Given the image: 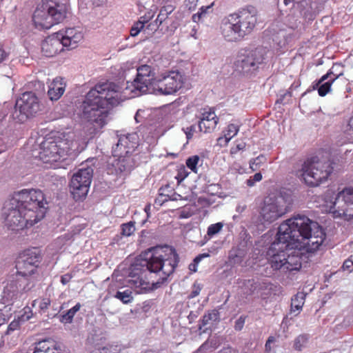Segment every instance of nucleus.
I'll return each instance as SVG.
<instances>
[{
	"mask_svg": "<svg viewBox=\"0 0 353 353\" xmlns=\"http://www.w3.org/2000/svg\"><path fill=\"white\" fill-rule=\"evenodd\" d=\"M122 101L120 87L110 81L99 83L90 90L80 106L81 117L92 125L90 134H96L106 123L109 105Z\"/></svg>",
	"mask_w": 353,
	"mask_h": 353,
	"instance_id": "1",
	"label": "nucleus"
},
{
	"mask_svg": "<svg viewBox=\"0 0 353 353\" xmlns=\"http://www.w3.org/2000/svg\"><path fill=\"white\" fill-rule=\"evenodd\" d=\"M154 69L143 65L137 69V76L133 81H128L126 90L132 94V97L142 94L153 93L156 95H172L184 87L185 75L178 70H169L154 77Z\"/></svg>",
	"mask_w": 353,
	"mask_h": 353,
	"instance_id": "2",
	"label": "nucleus"
},
{
	"mask_svg": "<svg viewBox=\"0 0 353 353\" xmlns=\"http://www.w3.org/2000/svg\"><path fill=\"white\" fill-rule=\"evenodd\" d=\"M179 262V256L174 249L169 246H157L148 249L145 254V259L141 263V265L150 273H160L159 279L156 282L150 283L136 274L132 276L129 280V285L137 294H147L167 280L172 274Z\"/></svg>",
	"mask_w": 353,
	"mask_h": 353,
	"instance_id": "3",
	"label": "nucleus"
},
{
	"mask_svg": "<svg viewBox=\"0 0 353 353\" xmlns=\"http://www.w3.org/2000/svg\"><path fill=\"white\" fill-rule=\"evenodd\" d=\"M323 228L305 215L298 214L279 225V241L290 242L295 249L314 252L325 239Z\"/></svg>",
	"mask_w": 353,
	"mask_h": 353,
	"instance_id": "4",
	"label": "nucleus"
},
{
	"mask_svg": "<svg viewBox=\"0 0 353 353\" xmlns=\"http://www.w3.org/2000/svg\"><path fill=\"white\" fill-rule=\"evenodd\" d=\"M83 142L77 132L72 131L54 138H48L41 143L39 158L45 163L64 160L67 155L79 152Z\"/></svg>",
	"mask_w": 353,
	"mask_h": 353,
	"instance_id": "5",
	"label": "nucleus"
},
{
	"mask_svg": "<svg viewBox=\"0 0 353 353\" xmlns=\"http://www.w3.org/2000/svg\"><path fill=\"white\" fill-rule=\"evenodd\" d=\"M257 21L254 8H246L230 14L221 23L220 31L228 42H238L250 34Z\"/></svg>",
	"mask_w": 353,
	"mask_h": 353,
	"instance_id": "6",
	"label": "nucleus"
},
{
	"mask_svg": "<svg viewBox=\"0 0 353 353\" xmlns=\"http://www.w3.org/2000/svg\"><path fill=\"white\" fill-rule=\"evenodd\" d=\"M266 256L269 264L274 270L291 272L301 268L303 253L299 249H295L290 242L279 241V228L276 239L271 244Z\"/></svg>",
	"mask_w": 353,
	"mask_h": 353,
	"instance_id": "7",
	"label": "nucleus"
},
{
	"mask_svg": "<svg viewBox=\"0 0 353 353\" xmlns=\"http://www.w3.org/2000/svg\"><path fill=\"white\" fill-rule=\"evenodd\" d=\"M68 12V6L60 0H42L34 12L32 20L36 28L50 29L62 22Z\"/></svg>",
	"mask_w": 353,
	"mask_h": 353,
	"instance_id": "8",
	"label": "nucleus"
},
{
	"mask_svg": "<svg viewBox=\"0 0 353 353\" xmlns=\"http://www.w3.org/2000/svg\"><path fill=\"white\" fill-rule=\"evenodd\" d=\"M3 216L6 225L12 230L19 231L29 228L39 222L41 213L35 214L32 211H26L18 203H13L11 199L5 204Z\"/></svg>",
	"mask_w": 353,
	"mask_h": 353,
	"instance_id": "9",
	"label": "nucleus"
},
{
	"mask_svg": "<svg viewBox=\"0 0 353 353\" xmlns=\"http://www.w3.org/2000/svg\"><path fill=\"white\" fill-rule=\"evenodd\" d=\"M332 163L319 157L307 158L302 164L301 176L309 186L315 187L326 181L333 171Z\"/></svg>",
	"mask_w": 353,
	"mask_h": 353,
	"instance_id": "10",
	"label": "nucleus"
},
{
	"mask_svg": "<svg viewBox=\"0 0 353 353\" xmlns=\"http://www.w3.org/2000/svg\"><path fill=\"white\" fill-rule=\"evenodd\" d=\"M12 199L13 203H18L26 211H32L34 214H39L41 213L39 221L45 216L48 203L44 194L40 190L37 189H23L17 192H14Z\"/></svg>",
	"mask_w": 353,
	"mask_h": 353,
	"instance_id": "11",
	"label": "nucleus"
},
{
	"mask_svg": "<svg viewBox=\"0 0 353 353\" xmlns=\"http://www.w3.org/2000/svg\"><path fill=\"white\" fill-rule=\"evenodd\" d=\"M39 110V101L35 93L26 92L17 99L12 117L16 122L23 123L29 117L34 116Z\"/></svg>",
	"mask_w": 353,
	"mask_h": 353,
	"instance_id": "12",
	"label": "nucleus"
},
{
	"mask_svg": "<svg viewBox=\"0 0 353 353\" xmlns=\"http://www.w3.org/2000/svg\"><path fill=\"white\" fill-rule=\"evenodd\" d=\"M93 176L92 168L79 169L75 172L70 182V190L75 201L83 200L88 194Z\"/></svg>",
	"mask_w": 353,
	"mask_h": 353,
	"instance_id": "13",
	"label": "nucleus"
},
{
	"mask_svg": "<svg viewBox=\"0 0 353 353\" xmlns=\"http://www.w3.org/2000/svg\"><path fill=\"white\" fill-rule=\"evenodd\" d=\"M41 261L40 251L35 248L20 254L16 263L17 274L23 277L34 275Z\"/></svg>",
	"mask_w": 353,
	"mask_h": 353,
	"instance_id": "14",
	"label": "nucleus"
},
{
	"mask_svg": "<svg viewBox=\"0 0 353 353\" xmlns=\"http://www.w3.org/2000/svg\"><path fill=\"white\" fill-rule=\"evenodd\" d=\"M268 50L263 47H258L250 50L245 54L239 57L235 63L236 69L243 73L255 71L265 59Z\"/></svg>",
	"mask_w": 353,
	"mask_h": 353,
	"instance_id": "15",
	"label": "nucleus"
},
{
	"mask_svg": "<svg viewBox=\"0 0 353 353\" xmlns=\"http://www.w3.org/2000/svg\"><path fill=\"white\" fill-rule=\"evenodd\" d=\"M332 210L336 217L348 221L353 218V188H345L338 193Z\"/></svg>",
	"mask_w": 353,
	"mask_h": 353,
	"instance_id": "16",
	"label": "nucleus"
},
{
	"mask_svg": "<svg viewBox=\"0 0 353 353\" xmlns=\"http://www.w3.org/2000/svg\"><path fill=\"white\" fill-rule=\"evenodd\" d=\"M288 212L287 206L283 198L265 200L260 214L265 222L272 223L283 216Z\"/></svg>",
	"mask_w": 353,
	"mask_h": 353,
	"instance_id": "17",
	"label": "nucleus"
},
{
	"mask_svg": "<svg viewBox=\"0 0 353 353\" xmlns=\"http://www.w3.org/2000/svg\"><path fill=\"white\" fill-rule=\"evenodd\" d=\"M137 146L138 136L137 134L121 135L116 145L112 148V155L113 157L132 156V153Z\"/></svg>",
	"mask_w": 353,
	"mask_h": 353,
	"instance_id": "18",
	"label": "nucleus"
},
{
	"mask_svg": "<svg viewBox=\"0 0 353 353\" xmlns=\"http://www.w3.org/2000/svg\"><path fill=\"white\" fill-rule=\"evenodd\" d=\"M115 159L112 163L114 173L119 176H125L136 166V161L133 156L123 155L121 157H114Z\"/></svg>",
	"mask_w": 353,
	"mask_h": 353,
	"instance_id": "19",
	"label": "nucleus"
},
{
	"mask_svg": "<svg viewBox=\"0 0 353 353\" xmlns=\"http://www.w3.org/2000/svg\"><path fill=\"white\" fill-rule=\"evenodd\" d=\"M60 34L56 32L46 38L41 43V52L47 57H52L63 50V46L59 38Z\"/></svg>",
	"mask_w": 353,
	"mask_h": 353,
	"instance_id": "20",
	"label": "nucleus"
},
{
	"mask_svg": "<svg viewBox=\"0 0 353 353\" xmlns=\"http://www.w3.org/2000/svg\"><path fill=\"white\" fill-rule=\"evenodd\" d=\"M199 118V128L200 131L204 133L212 132L219 122V118L216 117L214 111L210 108L203 109L200 112Z\"/></svg>",
	"mask_w": 353,
	"mask_h": 353,
	"instance_id": "21",
	"label": "nucleus"
},
{
	"mask_svg": "<svg viewBox=\"0 0 353 353\" xmlns=\"http://www.w3.org/2000/svg\"><path fill=\"white\" fill-rule=\"evenodd\" d=\"M58 34H60L59 36L63 47L69 49L75 48L83 38L82 31L77 28H69L63 31H59Z\"/></svg>",
	"mask_w": 353,
	"mask_h": 353,
	"instance_id": "22",
	"label": "nucleus"
},
{
	"mask_svg": "<svg viewBox=\"0 0 353 353\" xmlns=\"http://www.w3.org/2000/svg\"><path fill=\"white\" fill-rule=\"evenodd\" d=\"M334 66L325 74L322 76L321 78L316 83V86L318 88V93L319 96L324 97L331 90V85L333 82L337 79L340 76L343 75V73L341 72L339 74H335L332 70L334 69Z\"/></svg>",
	"mask_w": 353,
	"mask_h": 353,
	"instance_id": "23",
	"label": "nucleus"
},
{
	"mask_svg": "<svg viewBox=\"0 0 353 353\" xmlns=\"http://www.w3.org/2000/svg\"><path fill=\"white\" fill-rule=\"evenodd\" d=\"M17 281H11L3 288L1 294V301L3 304H10L18 296L19 293Z\"/></svg>",
	"mask_w": 353,
	"mask_h": 353,
	"instance_id": "24",
	"label": "nucleus"
},
{
	"mask_svg": "<svg viewBox=\"0 0 353 353\" xmlns=\"http://www.w3.org/2000/svg\"><path fill=\"white\" fill-rule=\"evenodd\" d=\"M65 83L61 77L55 78L49 85L48 95L51 101L58 100L64 93Z\"/></svg>",
	"mask_w": 353,
	"mask_h": 353,
	"instance_id": "25",
	"label": "nucleus"
},
{
	"mask_svg": "<svg viewBox=\"0 0 353 353\" xmlns=\"http://www.w3.org/2000/svg\"><path fill=\"white\" fill-rule=\"evenodd\" d=\"M33 353H60L56 342L52 339H45L35 344Z\"/></svg>",
	"mask_w": 353,
	"mask_h": 353,
	"instance_id": "26",
	"label": "nucleus"
},
{
	"mask_svg": "<svg viewBox=\"0 0 353 353\" xmlns=\"http://www.w3.org/2000/svg\"><path fill=\"white\" fill-rule=\"evenodd\" d=\"M239 131V126L238 125L230 123L228 125L225 131H224L223 137L218 139L219 144L226 145L229 141L237 134Z\"/></svg>",
	"mask_w": 353,
	"mask_h": 353,
	"instance_id": "27",
	"label": "nucleus"
},
{
	"mask_svg": "<svg viewBox=\"0 0 353 353\" xmlns=\"http://www.w3.org/2000/svg\"><path fill=\"white\" fill-rule=\"evenodd\" d=\"M306 294L303 292H299L295 294L291 300V313L299 312L304 305Z\"/></svg>",
	"mask_w": 353,
	"mask_h": 353,
	"instance_id": "28",
	"label": "nucleus"
},
{
	"mask_svg": "<svg viewBox=\"0 0 353 353\" xmlns=\"http://www.w3.org/2000/svg\"><path fill=\"white\" fill-rule=\"evenodd\" d=\"M174 10V7L172 4H166L163 6L159 11V14L156 19L157 23L163 26V23L168 24V19L169 14H170Z\"/></svg>",
	"mask_w": 353,
	"mask_h": 353,
	"instance_id": "29",
	"label": "nucleus"
},
{
	"mask_svg": "<svg viewBox=\"0 0 353 353\" xmlns=\"http://www.w3.org/2000/svg\"><path fill=\"white\" fill-rule=\"evenodd\" d=\"M245 256L244 250L240 248H233L229 253V261L231 264H240Z\"/></svg>",
	"mask_w": 353,
	"mask_h": 353,
	"instance_id": "30",
	"label": "nucleus"
},
{
	"mask_svg": "<svg viewBox=\"0 0 353 353\" xmlns=\"http://www.w3.org/2000/svg\"><path fill=\"white\" fill-rule=\"evenodd\" d=\"M148 251V250L143 254V255H141V257H143V259H141V260L140 261V263H136L134 264V265H132V270H131V272L128 276L129 279H128V283L129 284V280L132 279V275H139V276H141V277L142 279H143V276H145V272L147 271H148V270H146V267H144L143 268L141 265V263L143 260H144L145 259V254L146 252Z\"/></svg>",
	"mask_w": 353,
	"mask_h": 353,
	"instance_id": "31",
	"label": "nucleus"
},
{
	"mask_svg": "<svg viewBox=\"0 0 353 353\" xmlns=\"http://www.w3.org/2000/svg\"><path fill=\"white\" fill-rule=\"evenodd\" d=\"M81 305L77 303L74 307L68 310L66 312L61 314L59 320L63 323H70L72 321L73 317L75 314L80 310Z\"/></svg>",
	"mask_w": 353,
	"mask_h": 353,
	"instance_id": "32",
	"label": "nucleus"
},
{
	"mask_svg": "<svg viewBox=\"0 0 353 353\" xmlns=\"http://www.w3.org/2000/svg\"><path fill=\"white\" fill-rule=\"evenodd\" d=\"M219 316V313L216 310H212L205 314L199 324V329L201 330L203 327L205 326L211 321H216Z\"/></svg>",
	"mask_w": 353,
	"mask_h": 353,
	"instance_id": "33",
	"label": "nucleus"
},
{
	"mask_svg": "<svg viewBox=\"0 0 353 353\" xmlns=\"http://www.w3.org/2000/svg\"><path fill=\"white\" fill-rule=\"evenodd\" d=\"M143 17H141V19L134 23L132 26L130 28V36L137 37L141 31H145V23L147 22L146 20L143 19Z\"/></svg>",
	"mask_w": 353,
	"mask_h": 353,
	"instance_id": "34",
	"label": "nucleus"
},
{
	"mask_svg": "<svg viewBox=\"0 0 353 353\" xmlns=\"http://www.w3.org/2000/svg\"><path fill=\"white\" fill-rule=\"evenodd\" d=\"M114 296L124 304L130 303L133 299L130 290H125L123 292L118 291Z\"/></svg>",
	"mask_w": 353,
	"mask_h": 353,
	"instance_id": "35",
	"label": "nucleus"
},
{
	"mask_svg": "<svg viewBox=\"0 0 353 353\" xmlns=\"http://www.w3.org/2000/svg\"><path fill=\"white\" fill-rule=\"evenodd\" d=\"M174 192V190L171 188L170 185H166L159 188V192L160 194V197H165L168 199V200H176V198L174 197L176 194Z\"/></svg>",
	"mask_w": 353,
	"mask_h": 353,
	"instance_id": "36",
	"label": "nucleus"
},
{
	"mask_svg": "<svg viewBox=\"0 0 353 353\" xmlns=\"http://www.w3.org/2000/svg\"><path fill=\"white\" fill-rule=\"evenodd\" d=\"M213 6V3H212L210 6H202L199 9V11L193 14L192 16V20L194 22L198 23L200 21L201 19L203 18H205L206 15L209 13L210 10H212V7Z\"/></svg>",
	"mask_w": 353,
	"mask_h": 353,
	"instance_id": "37",
	"label": "nucleus"
},
{
	"mask_svg": "<svg viewBox=\"0 0 353 353\" xmlns=\"http://www.w3.org/2000/svg\"><path fill=\"white\" fill-rule=\"evenodd\" d=\"M308 338L306 335L301 334L298 336L294 341V348L296 350L301 351L306 345Z\"/></svg>",
	"mask_w": 353,
	"mask_h": 353,
	"instance_id": "38",
	"label": "nucleus"
},
{
	"mask_svg": "<svg viewBox=\"0 0 353 353\" xmlns=\"http://www.w3.org/2000/svg\"><path fill=\"white\" fill-rule=\"evenodd\" d=\"M37 303H39V307L41 312H45L50 305L51 301L49 298H43L40 300H34L32 301V306L34 307Z\"/></svg>",
	"mask_w": 353,
	"mask_h": 353,
	"instance_id": "39",
	"label": "nucleus"
},
{
	"mask_svg": "<svg viewBox=\"0 0 353 353\" xmlns=\"http://www.w3.org/2000/svg\"><path fill=\"white\" fill-rule=\"evenodd\" d=\"M223 228V223L221 222H218L216 223L211 224L208 228L207 235L210 237H212L213 236L217 234L220 232V231Z\"/></svg>",
	"mask_w": 353,
	"mask_h": 353,
	"instance_id": "40",
	"label": "nucleus"
},
{
	"mask_svg": "<svg viewBox=\"0 0 353 353\" xmlns=\"http://www.w3.org/2000/svg\"><path fill=\"white\" fill-rule=\"evenodd\" d=\"M135 230L134 222L130 221L121 225V234L129 236L134 233Z\"/></svg>",
	"mask_w": 353,
	"mask_h": 353,
	"instance_id": "41",
	"label": "nucleus"
},
{
	"mask_svg": "<svg viewBox=\"0 0 353 353\" xmlns=\"http://www.w3.org/2000/svg\"><path fill=\"white\" fill-rule=\"evenodd\" d=\"M121 348L117 345H110L102 348L97 349L90 353H120Z\"/></svg>",
	"mask_w": 353,
	"mask_h": 353,
	"instance_id": "42",
	"label": "nucleus"
},
{
	"mask_svg": "<svg viewBox=\"0 0 353 353\" xmlns=\"http://www.w3.org/2000/svg\"><path fill=\"white\" fill-rule=\"evenodd\" d=\"M265 156L261 154L250 161V168L252 170L255 171L265 162Z\"/></svg>",
	"mask_w": 353,
	"mask_h": 353,
	"instance_id": "43",
	"label": "nucleus"
},
{
	"mask_svg": "<svg viewBox=\"0 0 353 353\" xmlns=\"http://www.w3.org/2000/svg\"><path fill=\"white\" fill-rule=\"evenodd\" d=\"M199 157L198 155H194L192 157H190L186 160V165L187 167L190 169L192 172L196 173L197 172V164L199 161Z\"/></svg>",
	"mask_w": 353,
	"mask_h": 353,
	"instance_id": "44",
	"label": "nucleus"
},
{
	"mask_svg": "<svg viewBox=\"0 0 353 353\" xmlns=\"http://www.w3.org/2000/svg\"><path fill=\"white\" fill-rule=\"evenodd\" d=\"M262 174L260 172H257L254 174L253 176H250L247 181L246 184L249 187H252L254 185L256 182H259L262 180Z\"/></svg>",
	"mask_w": 353,
	"mask_h": 353,
	"instance_id": "45",
	"label": "nucleus"
},
{
	"mask_svg": "<svg viewBox=\"0 0 353 353\" xmlns=\"http://www.w3.org/2000/svg\"><path fill=\"white\" fill-rule=\"evenodd\" d=\"M246 318V316L241 315L236 320L234 325V328L236 331H241L243 328Z\"/></svg>",
	"mask_w": 353,
	"mask_h": 353,
	"instance_id": "46",
	"label": "nucleus"
},
{
	"mask_svg": "<svg viewBox=\"0 0 353 353\" xmlns=\"http://www.w3.org/2000/svg\"><path fill=\"white\" fill-rule=\"evenodd\" d=\"M22 282L26 283L21 289V291L23 292H27L31 290L35 285V281L32 278H31L30 279H24V280Z\"/></svg>",
	"mask_w": 353,
	"mask_h": 353,
	"instance_id": "47",
	"label": "nucleus"
},
{
	"mask_svg": "<svg viewBox=\"0 0 353 353\" xmlns=\"http://www.w3.org/2000/svg\"><path fill=\"white\" fill-rule=\"evenodd\" d=\"M183 130L186 135L187 139L190 140L192 139L194 132L196 131V126L194 125H192L185 128H183Z\"/></svg>",
	"mask_w": 353,
	"mask_h": 353,
	"instance_id": "48",
	"label": "nucleus"
},
{
	"mask_svg": "<svg viewBox=\"0 0 353 353\" xmlns=\"http://www.w3.org/2000/svg\"><path fill=\"white\" fill-rule=\"evenodd\" d=\"M19 327V323L17 321H12L9 325L8 326L7 330L6 332V334H10L11 332L17 330Z\"/></svg>",
	"mask_w": 353,
	"mask_h": 353,
	"instance_id": "49",
	"label": "nucleus"
},
{
	"mask_svg": "<svg viewBox=\"0 0 353 353\" xmlns=\"http://www.w3.org/2000/svg\"><path fill=\"white\" fill-rule=\"evenodd\" d=\"M245 145H246L245 143H244L243 141L241 143H236L235 147L231 148V150H230L231 154H236V152H238L240 150H245Z\"/></svg>",
	"mask_w": 353,
	"mask_h": 353,
	"instance_id": "50",
	"label": "nucleus"
},
{
	"mask_svg": "<svg viewBox=\"0 0 353 353\" xmlns=\"http://www.w3.org/2000/svg\"><path fill=\"white\" fill-rule=\"evenodd\" d=\"M342 268L344 270L352 272L353 270V261L350 259L345 260Z\"/></svg>",
	"mask_w": 353,
	"mask_h": 353,
	"instance_id": "51",
	"label": "nucleus"
},
{
	"mask_svg": "<svg viewBox=\"0 0 353 353\" xmlns=\"http://www.w3.org/2000/svg\"><path fill=\"white\" fill-rule=\"evenodd\" d=\"M9 52L0 45V64L8 59Z\"/></svg>",
	"mask_w": 353,
	"mask_h": 353,
	"instance_id": "52",
	"label": "nucleus"
},
{
	"mask_svg": "<svg viewBox=\"0 0 353 353\" xmlns=\"http://www.w3.org/2000/svg\"><path fill=\"white\" fill-rule=\"evenodd\" d=\"M160 26H161V24H159V23H157V20H155L154 22L149 23L145 30H149L152 32L157 31L158 29L160 28Z\"/></svg>",
	"mask_w": 353,
	"mask_h": 353,
	"instance_id": "53",
	"label": "nucleus"
},
{
	"mask_svg": "<svg viewBox=\"0 0 353 353\" xmlns=\"http://www.w3.org/2000/svg\"><path fill=\"white\" fill-rule=\"evenodd\" d=\"M200 291H201V288L199 285H194L193 290L190 292L188 297L190 299H193V298L196 297V296H198L199 294Z\"/></svg>",
	"mask_w": 353,
	"mask_h": 353,
	"instance_id": "54",
	"label": "nucleus"
},
{
	"mask_svg": "<svg viewBox=\"0 0 353 353\" xmlns=\"http://www.w3.org/2000/svg\"><path fill=\"white\" fill-rule=\"evenodd\" d=\"M72 279V275L70 274H65L61 277V282L63 285H66Z\"/></svg>",
	"mask_w": 353,
	"mask_h": 353,
	"instance_id": "55",
	"label": "nucleus"
},
{
	"mask_svg": "<svg viewBox=\"0 0 353 353\" xmlns=\"http://www.w3.org/2000/svg\"><path fill=\"white\" fill-rule=\"evenodd\" d=\"M210 256V254L208 253H203V254H199L198 256H196L194 259V262L196 263V264H199V262L204 258H207Z\"/></svg>",
	"mask_w": 353,
	"mask_h": 353,
	"instance_id": "56",
	"label": "nucleus"
},
{
	"mask_svg": "<svg viewBox=\"0 0 353 353\" xmlns=\"http://www.w3.org/2000/svg\"><path fill=\"white\" fill-rule=\"evenodd\" d=\"M168 201V199L165 197H160V194H159V196L156 199L155 202L159 203L160 205H162L164 202Z\"/></svg>",
	"mask_w": 353,
	"mask_h": 353,
	"instance_id": "57",
	"label": "nucleus"
},
{
	"mask_svg": "<svg viewBox=\"0 0 353 353\" xmlns=\"http://www.w3.org/2000/svg\"><path fill=\"white\" fill-rule=\"evenodd\" d=\"M246 209V205L245 204H243V205H238L237 207H236V212H239V213H242L243 212H244Z\"/></svg>",
	"mask_w": 353,
	"mask_h": 353,
	"instance_id": "58",
	"label": "nucleus"
},
{
	"mask_svg": "<svg viewBox=\"0 0 353 353\" xmlns=\"http://www.w3.org/2000/svg\"><path fill=\"white\" fill-rule=\"evenodd\" d=\"M274 341V337L270 336L268 338V341L265 343V348L266 350H270V343Z\"/></svg>",
	"mask_w": 353,
	"mask_h": 353,
	"instance_id": "59",
	"label": "nucleus"
},
{
	"mask_svg": "<svg viewBox=\"0 0 353 353\" xmlns=\"http://www.w3.org/2000/svg\"><path fill=\"white\" fill-rule=\"evenodd\" d=\"M347 127H348L347 130L349 131H352L353 132V116L350 118L348 124H347Z\"/></svg>",
	"mask_w": 353,
	"mask_h": 353,
	"instance_id": "60",
	"label": "nucleus"
},
{
	"mask_svg": "<svg viewBox=\"0 0 353 353\" xmlns=\"http://www.w3.org/2000/svg\"><path fill=\"white\" fill-rule=\"evenodd\" d=\"M197 265H198V264H196V263L193 261V263H190V264L189 265V269H190V271H192V272H196V270H197Z\"/></svg>",
	"mask_w": 353,
	"mask_h": 353,
	"instance_id": "61",
	"label": "nucleus"
},
{
	"mask_svg": "<svg viewBox=\"0 0 353 353\" xmlns=\"http://www.w3.org/2000/svg\"><path fill=\"white\" fill-rule=\"evenodd\" d=\"M232 169H234V170L238 171L239 173H242V172L243 170V168L237 164H234L232 165Z\"/></svg>",
	"mask_w": 353,
	"mask_h": 353,
	"instance_id": "62",
	"label": "nucleus"
},
{
	"mask_svg": "<svg viewBox=\"0 0 353 353\" xmlns=\"http://www.w3.org/2000/svg\"><path fill=\"white\" fill-rule=\"evenodd\" d=\"M6 319L3 317V315L1 312H0V326L5 323Z\"/></svg>",
	"mask_w": 353,
	"mask_h": 353,
	"instance_id": "63",
	"label": "nucleus"
},
{
	"mask_svg": "<svg viewBox=\"0 0 353 353\" xmlns=\"http://www.w3.org/2000/svg\"><path fill=\"white\" fill-rule=\"evenodd\" d=\"M139 111H137V112L136 113L135 116H134V119L136 120V121L137 123L140 122L138 119H139Z\"/></svg>",
	"mask_w": 353,
	"mask_h": 353,
	"instance_id": "64",
	"label": "nucleus"
}]
</instances>
